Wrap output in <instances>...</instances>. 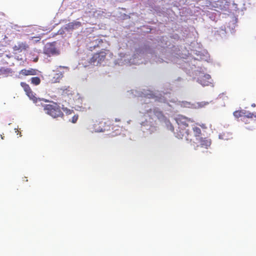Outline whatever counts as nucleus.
<instances>
[{
  "instance_id": "nucleus-1",
  "label": "nucleus",
  "mask_w": 256,
  "mask_h": 256,
  "mask_svg": "<svg viewBox=\"0 0 256 256\" xmlns=\"http://www.w3.org/2000/svg\"><path fill=\"white\" fill-rule=\"evenodd\" d=\"M202 136V130L200 128L196 125L192 126V131L187 132L180 131L177 135V138L179 139H186V140L189 142L191 145L193 143H196V142L197 140L200 139Z\"/></svg>"
},
{
  "instance_id": "nucleus-2",
  "label": "nucleus",
  "mask_w": 256,
  "mask_h": 256,
  "mask_svg": "<svg viewBox=\"0 0 256 256\" xmlns=\"http://www.w3.org/2000/svg\"><path fill=\"white\" fill-rule=\"evenodd\" d=\"M42 106L45 113L54 118H62L64 116L60 104L57 102H50V104H44Z\"/></svg>"
},
{
  "instance_id": "nucleus-3",
  "label": "nucleus",
  "mask_w": 256,
  "mask_h": 256,
  "mask_svg": "<svg viewBox=\"0 0 256 256\" xmlns=\"http://www.w3.org/2000/svg\"><path fill=\"white\" fill-rule=\"evenodd\" d=\"M175 120L178 126L175 133L176 138L178 134L180 131L187 132L188 129H186V128L190 124L194 122L190 118L181 114L178 115L175 118Z\"/></svg>"
},
{
  "instance_id": "nucleus-4",
  "label": "nucleus",
  "mask_w": 256,
  "mask_h": 256,
  "mask_svg": "<svg viewBox=\"0 0 256 256\" xmlns=\"http://www.w3.org/2000/svg\"><path fill=\"white\" fill-rule=\"evenodd\" d=\"M108 54H112L110 50L107 49H102L100 51L94 53L92 57L90 58L89 62L90 64H94L96 63V65L103 62L106 59V56Z\"/></svg>"
},
{
  "instance_id": "nucleus-5",
  "label": "nucleus",
  "mask_w": 256,
  "mask_h": 256,
  "mask_svg": "<svg viewBox=\"0 0 256 256\" xmlns=\"http://www.w3.org/2000/svg\"><path fill=\"white\" fill-rule=\"evenodd\" d=\"M44 52L48 56L59 54V51L56 49L55 42L48 43L44 49Z\"/></svg>"
},
{
  "instance_id": "nucleus-6",
  "label": "nucleus",
  "mask_w": 256,
  "mask_h": 256,
  "mask_svg": "<svg viewBox=\"0 0 256 256\" xmlns=\"http://www.w3.org/2000/svg\"><path fill=\"white\" fill-rule=\"evenodd\" d=\"M196 143H193L192 145L194 146L195 150H197L199 146L208 149L211 144V140L201 136L200 139L197 140Z\"/></svg>"
},
{
  "instance_id": "nucleus-7",
  "label": "nucleus",
  "mask_w": 256,
  "mask_h": 256,
  "mask_svg": "<svg viewBox=\"0 0 256 256\" xmlns=\"http://www.w3.org/2000/svg\"><path fill=\"white\" fill-rule=\"evenodd\" d=\"M62 95L64 97L68 98V102H72L74 98V92L72 88L68 86H64L60 88Z\"/></svg>"
},
{
  "instance_id": "nucleus-8",
  "label": "nucleus",
  "mask_w": 256,
  "mask_h": 256,
  "mask_svg": "<svg viewBox=\"0 0 256 256\" xmlns=\"http://www.w3.org/2000/svg\"><path fill=\"white\" fill-rule=\"evenodd\" d=\"M20 84L21 86L23 88L24 91L25 92L28 96L34 102H36L37 98L35 96V94H34L29 85L24 82H21Z\"/></svg>"
},
{
  "instance_id": "nucleus-9",
  "label": "nucleus",
  "mask_w": 256,
  "mask_h": 256,
  "mask_svg": "<svg viewBox=\"0 0 256 256\" xmlns=\"http://www.w3.org/2000/svg\"><path fill=\"white\" fill-rule=\"evenodd\" d=\"M104 40L102 38H96L90 42V46L88 48V50L90 51H92L97 48H100L102 47Z\"/></svg>"
},
{
  "instance_id": "nucleus-10",
  "label": "nucleus",
  "mask_w": 256,
  "mask_h": 256,
  "mask_svg": "<svg viewBox=\"0 0 256 256\" xmlns=\"http://www.w3.org/2000/svg\"><path fill=\"white\" fill-rule=\"evenodd\" d=\"M198 82L202 86H208L211 82V77L208 74L202 75L198 80Z\"/></svg>"
},
{
  "instance_id": "nucleus-11",
  "label": "nucleus",
  "mask_w": 256,
  "mask_h": 256,
  "mask_svg": "<svg viewBox=\"0 0 256 256\" xmlns=\"http://www.w3.org/2000/svg\"><path fill=\"white\" fill-rule=\"evenodd\" d=\"M28 48V46L26 42H20L14 45L12 48L15 52H21L22 50H26Z\"/></svg>"
},
{
  "instance_id": "nucleus-12",
  "label": "nucleus",
  "mask_w": 256,
  "mask_h": 256,
  "mask_svg": "<svg viewBox=\"0 0 256 256\" xmlns=\"http://www.w3.org/2000/svg\"><path fill=\"white\" fill-rule=\"evenodd\" d=\"M38 73V70H37L32 68H29L28 70L26 68L22 69L19 72L20 75L23 76H34L36 75Z\"/></svg>"
},
{
  "instance_id": "nucleus-13",
  "label": "nucleus",
  "mask_w": 256,
  "mask_h": 256,
  "mask_svg": "<svg viewBox=\"0 0 256 256\" xmlns=\"http://www.w3.org/2000/svg\"><path fill=\"white\" fill-rule=\"evenodd\" d=\"M104 122H100L98 124H94V130L95 132H102L105 130V128H104Z\"/></svg>"
},
{
  "instance_id": "nucleus-14",
  "label": "nucleus",
  "mask_w": 256,
  "mask_h": 256,
  "mask_svg": "<svg viewBox=\"0 0 256 256\" xmlns=\"http://www.w3.org/2000/svg\"><path fill=\"white\" fill-rule=\"evenodd\" d=\"M64 76L63 72H58L57 73H56L54 74L52 78V82H60V80Z\"/></svg>"
},
{
  "instance_id": "nucleus-15",
  "label": "nucleus",
  "mask_w": 256,
  "mask_h": 256,
  "mask_svg": "<svg viewBox=\"0 0 256 256\" xmlns=\"http://www.w3.org/2000/svg\"><path fill=\"white\" fill-rule=\"evenodd\" d=\"M150 113L152 112L153 114L158 118L162 119L164 118V116L162 114V112L158 109H154L152 110H150Z\"/></svg>"
},
{
  "instance_id": "nucleus-16",
  "label": "nucleus",
  "mask_w": 256,
  "mask_h": 256,
  "mask_svg": "<svg viewBox=\"0 0 256 256\" xmlns=\"http://www.w3.org/2000/svg\"><path fill=\"white\" fill-rule=\"evenodd\" d=\"M244 110H241L234 111L233 113V114L235 118H239L240 117L244 116Z\"/></svg>"
},
{
  "instance_id": "nucleus-17",
  "label": "nucleus",
  "mask_w": 256,
  "mask_h": 256,
  "mask_svg": "<svg viewBox=\"0 0 256 256\" xmlns=\"http://www.w3.org/2000/svg\"><path fill=\"white\" fill-rule=\"evenodd\" d=\"M30 81L32 84L34 86H38L40 84L41 80L39 77L36 76L32 78Z\"/></svg>"
},
{
  "instance_id": "nucleus-18",
  "label": "nucleus",
  "mask_w": 256,
  "mask_h": 256,
  "mask_svg": "<svg viewBox=\"0 0 256 256\" xmlns=\"http://www.w3.org/2000/svg\"><path fill=\"white\" fill-rule=\"evenodd\" d=\"M244 113H245V114L244 115V116H245V117H246L248 118H252L254 116L256 118V114H254V113H252L248 111L244 110Z\"/></svg>"
},
{
  "instance_id": "nucleus-19",
  "label": "nucleus",
  "mask_w": 256,
  "mask_h": 256,
  "mask_svg": "<svg viewBox=\"0 0 256 256\" xmlns=\"http://www.w3.org/2000/svg\"><path fill=\"white\" fill-rule=\"evenodd\" d=\"M12 72V71L10 70V68H0V74H10V73H11Z\"/></svg>"
},
{
  "instance_id": "nucleus-20",
  "label": "nucleus",
  "mask_w": 256,
  "mask_h": 256,
  "mask_svg": "<svg viewBox=\"0 0 256 256\" xmlns=\"http://www.w3.org/2000/svg\"><path fill=\"white\" fill-rule=\"evenodd\" d=\"M62 109L64 112L66 114H71L73 112V110H70L67 108L62 107Z\"/></svg>"
},
{
  "instance_id": "nucleus-21",
  "label": "nucleus",
  "mask_w": 256,
  "mask_h": 256,
  "mask_svg": "<svg viewBox=\"0 0 256 256\" xmlns=\"http://www.w3.org/2000/svg\"><path fill=\"white\" fill-rule=\"evenodd\" d=\"M78 119V116L74 115L72 118V123H76Z\"/></svg>"
},
{
  "instance_id": "nucleus-22",
  "label": "nucleus",
  "mask_w": 256,
  "mask_h": 256,
  "mask_svg": "<svg viewBox=\"0 0 256 256\" xmlns=\"http://www.w3.org/2000/svg\"><path fill=\"white\" fill-rule=\"evenodd\" d=\"M76 25L74 23H69L68 25V26L69 28H74V26Z\"/></svg>"
},
{
  "instance_id": "nucleus-23",
  "label": "nucleus",
  "mask_w": 256,
  "mask_h": 256,
  "mask_svg": "<svg viewBox=\"0 0 256 256\" xmlns=\"http://www.w3.org/2000/svg\"><path fill=\"white\" fill-rule=\"evenodd\" d=\"M202 128H206V124H198Z\"/></svg>"
},
{
  "instance_id": "nucleus-24",
  "label": "nucleus",
  "mask_w": 256,
  "mask_h": 256,
  "mask_svg": "<svg viewBox=\"0 0 256 256\" xmlns=\"http://www.w3.org/2000/svg\"><path fill=\"white\" fill-rule=\"evenodd\" d=\"M246 128L247 130H252L254 129L252 127V128H248V127H246Z\"/></svg>"
},
{
  "instance_id": "nucleus-25",
  "label": "nucleus",
  "mask_w": 256,
  "mask_h": 256,
  "mask_svg": "<svg viewBox=\"0 0 256 256\" xmlns=\"http://www.w3.org/2000/svg\"><path fill=\"white\" fill-rule=\"evenodd\" d=\"M42 100H43V101H44V102H49V100H46V99H43Z\"/></svg>"
},
{
  "instance_id": "nucleus-26",
  "label": "nucleus",
  "mask_w": 256,
  "mask_h": 256,
  "mask_svg": "<svg viewBox=\"0 0 256 256\" xmlns=\"http://www.w3.org/2000/svg\"><path fill=\"white\" fill-rule=\"evenodd\" d=\"M252 107H254V106H256V104H252Z\"/></svg>"
},
{
  "instance_id": "nucleus-27",
  "label": "nucleus",
  "mask_w": 256,
  "mask_h": 256,
  "mask_svg": "<svg viewBox=\"0 0 256 256\" xmlns=\"http://www.w3.org/2000/svg\"><path fill=\"white\" fill-rule=\"evenodd\" d=\"M120 120L116 119V122H119Z\"/></svg>"
},
{
  "instance_id": "nucleus-28",
  "label": "nucleus",
  "mask_w": 256,
  "mask_h": 256,
  "mask_svg": "<svg viewBox=\"0 0 256 256\" xmlns=\"http://www.w3.org/2000/svg\"><path fill=\"white\" fill-rule=\"evenodd\" d=\"M60 68H64L65 67L64 66H60Z\"/></svg>"
}]
</instances>
